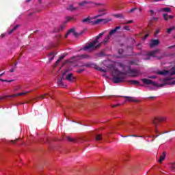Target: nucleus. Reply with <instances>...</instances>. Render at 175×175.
Returning <instances> with one entry per match:
<instances>
[{
  "mask_svg": "<svg viewBox=\"0 0 175 175\" xmlns=\"http://www.w3.org/2000/svg\"><path fill=\"white\" fill-rule=\"evenodd\" d=\"M103 35H105V31L100 33L97 36H96L94 40L85 46L81 50L87 51V50H97V49H100L102 43L99 42V40L102 36H103Z\"/></svg>",
  "mask_w": 175,
  "mask_h": 175,
  "instance_id": "nucleus-1",
  "label": "nucleus"
},
{
  "mask_svg": "<svg viewBox=\"0 0 175 175\" xmlns=\"http://www.w3.org/2000/svg\"><path fill=\"white\" fill-rule=\"evenodd\" d=\"M172 79H173V78H165V79H160V81L163 83L161 84H158L157 83V82L146 78L142 79L141 80L142 83H144V84H146V85H153V87L162 88V87H165V85H167V84H169V81H170V80Z\"/></svg>",
  "mask_w": 175,
  "mask_h": 175,
  "instance_id": "nucleus-2",
  "label": "nucleus"
},
{
  "mask_svg": "<svg viewBox=\"0 0 175 175\" xmlns=\"http://www.w3.org/2000/svg\"><path fill=\"white\" fill-rule=\"evenodd\" d=\"M126 79V73L122 72L118 70H115L113 73V81L115 84L122 83Z\"/></svg>",
  "mask_w": 175,
  "mask_h": 175,
  "instance_id": "nucleus-3",
  "label": "nucleus"
},
{
  "mask_svg": "<svg viewBox=\"0 0 175 175\" xmlns=\"http://www.w3.org/2000/svg\"><path fill=\"white\" fill-rule=\"evenodd\" d=\"M166 121L165 117H156L152 120V124L154 125L156 129L158 128L159 122H165Z\"/></svg>",
  "mask_w": 175,
  "mask_h": 175,
  "instance_id": "nucleus-4",
  "label": "nucleus"
},
{
  "mask_svg": "<svg viewBox=\"0 0 175 175\" xmlns=\"http://www.w3.org/2000/svg\"><path fill=\"white\" fill-rule=\"evenodd\" d=\"M127 73L131 75V77H137V76L140 75V70L135 68L132 69L131 66H129V70Z\"/></svg>",
  "mask_w": 175,
  "mask_h": 175,
  "instance_id": "nucleus-5",
  "label": "nucleus"
},
{
  "mask_svg": "<svg viewBox=\"0 0 175 175\" xmlns=\"http://www.w3.org/2000/svg\"><path fill=\"white\" fill-rule=\"evenodd\" d=\"M72 58L75 61H80V59H91V56L88 54H82L74 56Z\"/></svg>",
  "mask_w": 175,
  "mask_h": 175,
  "instance_id": "nucleus-6",
  "label": "nucleus"
},
{
  "mask_svg": "<svg viewBox=\"0 0 175 175\" xmlns=\"http://www.w3.org/2000/svg\"><path fill=\"white\" fill-rule=\"evenodd\" d=\"M69 72V70L66 69L62 74V76L57 79V84L59 87H65L64 82L62 81L65 79L64 76Z\"/></svg>",
  "mask_w": 175,
  "mask_h": 175,
  "instance_id": "nucleus-7",
  "label": "nucleus"
},
{
  "mask_svg": "<svg viewBox=\"0 0 175 175\" xmlns=\"http://www.w3.org/2000/svg\"><path fill=\"white\" fill-rule=\"evenodd\" d=\"M93 4V5H98V6H100V3H93L92 1H83L82 2H80L78 3V5L79 6H84L85 5H90V4Z\"/></svg>",
  "mask_w": 175,
  "mask_h": 175,
  "instance_id": "nucleus-8",
  "label": "nucleus"
},
{
  "mask_svg": "<svg viewBox=\"0 0 175 175\" xmlns=\"http://www.w3.org/2000/svg\"><path fill=\"white\" fill-rule=\"evenodd\" d=\"M109 21H111V19H110V18L97 19L96 21H95L93 23V25H98V23H102V22H104V24H107V23H109Z\"/></svg>",
  "mask_w": 175,
  "mask_h": 175,
  "instance_id": "nucleus-9",
  "label": "nucleus"
},
{
  "mask_svg": "<svg viewBox=\"0 0 175 175\" xmlns=\"http://www.w3.org/2000/svg\"><path fill=\"white\" fill-rule=\"evenodd\" d=\"M121 29V26H116L114 29H111L109 35V36H113V35H116L118 32V30Z\"/></svg>",
  "mask_w": 175,
  "mask_h": 175,
  "instance_id": "nucleus-10",
  "label": "nucleus"
},
{
  "mask_svg": "<svg viewBox=\"0 0 175 175\" xmlns=\"http://www.w3.org/2000/svg\"><path fill=\"white\" fill-rule=\"evenodd\" d=\"M68 21H65L63 24H62L59 27L55 29V32H61L65 29V27Z\"/></svg>",
  "mask_w": 175,
  "mask_h": 175,
  "instance_id": "nucleus-11",
  "label": "nucleus"
},
{
  "mask_svg": "<svg viewBox=\"0 0 175 175\" xmlns=\"http://www.w3.org/2000/svg\"><path fill=\"white\" fill-rule=\"evenodd\" d=\"M66 80H68V81L73 82L75 80H76V77H73L72 73H69L66 76Z\"/></svg>",
  "mask_w": 175,
  "mask_h": 175,
  "instance_id": "nucleus-12",
  "label": "nucleus"
},
{
  "mask_svg": "<svg viewBox=\"0 0 175 175\" xmlns=\"http://www.w3.org/2000/svg\"><path fill=\"white\" fill-rule=\"evenodd\" d=\"M159 44V40H152L150 43V49L155 47V46H158Z\"/></svg>",
  "mask_w": 175,
  "mask_h": 175,
  "instance_id": "nucleus-13",
  "label": "nucleus"
},
{
  "mask_svg": "<svg viewBox=\"0 0 175 175\" xmlns=\"http://www.w3.org/2000/svg\"><path fill=\"white\" fill-rule=\"evenodd\" d=\"M98 12L100 14L98 15H97L96 16V18L102 17V16H105V14H107V10H106V9H101V10H98Z\"/></svg>",
  "mask_w": 175,
  "mask_h": 175,
  "instance_id": "nucleus-14",
  "label": "nucleus"
},
{
  "mask_svg": "<svg viewBox=\"0 0 175 175\" xmlns=\"http://www.w3.org/2000/svg\"><path fill=\"white\" fill-rule=\"evenodd\" d=\"M27 94H28V92L18 93V94H12V95L5 96V98H14L16 96H21V95H25Z\"/></svg>",
  "mask_w": 175,
  "mask_h": 175,
  "instance_id": "nucleus-15",
  "label": "nucleus"
},
{
  "mask_svg": "<svg viewBox=\"0 0 175 175\" xmlns=\"http://www.w3.org/2000/svg\"><path fill=\"white\" fill-rule=\"evenodd\" d=\"M163 18L165 20V21H168V20H172L174 18V16L173 15H167V14H163Z\"/></svg>",
  "mask_w": 175,
  "mask_h": 175,
  "instance_id": "nucleus-16",
  "label": "nucleus"
},
{
  "mask_svg": "<svg viewBox=\"0 0 175 175\" xmlns=\"http://www.w3.org/2000/svg\"><path fill=\"white\" fill-rule=\"evenodd\" d=\"M66 10L70 12H75V10H79V8L73 6V5H70L66 8Z\"/></svg>",
  "mask_w": 175,
  "mask_h": 175,
  "instance_id": "nucleus-17",
  "label": "nucleus"
},
{
  "mask_svg": "<svg viewBox=\"0 0 175 175\" xmlns=\"http://www.w3.org/2000/svg\"><path fill=\"white\" fill-rule=\"evenodd\" d=\"M111 36L109 35V34H108L105 38H104V40L101 42H100V43H101V44H106L107 43H108L109 42V40H110V38H111Z\"/></svg>",
  "mask_w": 175,
  "mask_h": 175,
  "instance_id": "nucleus-18",
  "label": "nucleus"
},
{
  "mask_svg": "<svg viewBox=\"0 0 175 175\" xmlns=\"http://www.w3.org/2000/svg\"><path fill=\"white\" fill-rule=\"evenodd\" d=\"M47 96H49L50 98H53L51 95H50V93H46L44 95H41L38 97V99H48Z\"/></svg>",
  "mask_w": 175,
  "mask_h": 175,
  "instance_id": "nucleus-19",
  "label": "nucleus"
},
{
  "mask_svg": "<svg viewBox=\"0 0 175 175\" xmlns=\"http://www.w3.org/2000/svg\"><path fill=\"white\" fill-rule=\"evenodd\" d=\"M166 158V152H163V154L160 156V159H159V163H162L163 161H165Z\"/></svg>",
  "mask_w": 175,
  "mask_h": 175,
  "instance_id": "nucleus-20",
  "label": "nucleus"
},
{
  "mask_svg": "<svg viewBox=\"0 0 175 175\" xmlns=\"http://www.w3.org/2000/svg\"><path fill=\"white\" fill-rule=\"evenodd\" d=\"M157 75H160L161 76H167V75H169V71L164 70L163 71H158L157 72Z\"/></svg>",
  "mask_w": 175,
  "mask_h": 175,
  "instance_id": "nucleus-21",
  "label": "nucleus"
},
{
  "mask_svg": "<svg viewBox=\"0 0 175 175\" xmlns=\"http://www.w3.org/2000/svg\"><path fill=\"white\" fill-rule=\"evenodd\" d=\"M159 50H154V51H152L150 52H149L147 55L148 57H155V55L157 54V53H158Z\"/></svg>",
  "mask_w": 175,
  "mask_h": 175,
  "instance_id": "nucleus-22",
  "label": "nucleus"
},
{
  "mask_svg": "<svg viewBox=\"0 0 175 175\" xmlns=\"http://www.w3.org/2000/svg\"><path fill=\"white\" fill-rule=\"evenodd\" d=\"M19 27H20V25H15L12 29H11L10 31H8V35L13 33V32H14V31H17V29H18Z\"/></svg>",
  "mask_w": 175,
  "mask_h": 175,
  "instance_id": "nucleus-23",
  "label": "nucleus"
},
{
  "mask_svg": "<svg viewBox=\"0 0 175 175\" xmlns=\"http://www.w3.org/2000/svg\"><path fill=\"white\" fill-rule=\"evenodd\" d=\"M82 23H88V24H92V25H94V22L91 21V18L88 17L83 20H82Z\"/></svg>",
  "mask_w": 175,
  "mask_h": 175,
  "instance_id": "nucleus-24",
  "label": "nucleus"
},
{
  "mask_svg": "<svg viewBox=\"0 0 175 175\" xmlns=\"http://www.w3.org/2000/svg\"><path fill=\"white\" fill-rule=\"evenodd\" d=\"M56 54H55L54 52H51L49 54V62H51L53 61V59H54V57H55Z\"/></svg>",
  "mask_w": 175,
  "mask_h": 175,
  "instance_id": "nucleus-25",
  "label": "nucleus"
},
{
  "mask_svg": "<svg viewBox=\"0 0 175 175\" xmlns=\"http://www.w3.org/2000/svg\"><path fill=\"white\" fill-rule=\"evenodd\" d=\"M129 83H130V84H133L134 85H140V82L139 81L130 80V81H129Z\"/></svg>",
  "mask_w": 175,
  "mask_h": 175,
  "instance_id": "nucleus-26",
  "label": "nucleus"
},
{
  "mask_svg": "<svg viewBox=\"0 0 175 175\" xmlns=\"http://www.w3.org/2000/svg\"><path fill=\"white\" fill-rule=\"evenodd\" d=\"M122 137H144V136L137 135H129L126 136L122 135Z\"/></svg>",
  "mask_w": 175,
  "mask_h": 175,
  "instance_id": "nucleus-27",
  "label": "nucleus"
},
{
  "mask_svg": "<svg viewBox=\"0 0 175 175\" xmlns=\"http://www.w3.org/2000/svg\"><path fill=\"white\" fill-rule=\"evenodd\" d=\"M161 12H165V13H171L172 8H164L161 9Z\"/></svg>",
  "mask_w": 175,
  "mask_h": 175,
  "instance_id": "nucleus-28",
  "label": "nucleus"
},
{
  "mask_svg": "<svg viewBox=\"0 0 175 175\" xmlns=\"http://www.w3.org/2000/svg\"><path fill=\"white\" fill-rule=\"evenodd\" d=\"M125 99H127L129 102H136V100H135V98L131 97V96H124Z\"/></svg>",
  "mask_w": 175,
  "mask_h": 175,
  "instance_id": "nucleus-29",
  "label": "nucleus"
},
{
  "mask_svg": "<svg viewBox=\"0 0 175 175\" xmlns=\"http://www.w3.org/2000/svg\"><path fill=\"white\" fill-rule=\"evenodd\" d=\"M103 136V135L102 134H96L95 139L96 141L102 140Z\"/></svg>",
  "mask_w": 175,
  "mask_h": 175,
  "instance_id": "nucleus-30",
  "label": "nucleus"
},
{
  "mask_svg": "<svg viewBox=\"0 0 175 175\" xmlns=\"http://www.w3.org/2000/svg\"><path fill=\"white\" fill-rule=\"evenodd\" d=\"M75 28H72L68 30V31L67 32V33L66 34V38H68V35H69L70 33H75Z\"/></svg>",
  "mask_w": 175,
  "mask_h": 175,
  "instance_id": "nucleus-31",
  "label": "nucleus"
},
{
  "mask_svg": "<svg viewBox=\"0 0 175 175\" xmlns=\"http://www.w3.org/2000/svg\"><path fill=\"white\" fill-rule=\"evenodd\" d=\"M83 33V31H81L79 33L74 32L73 35L75 38H79V36H81V34Z\"/></svg>",
  "mask_w": 175,
  "mask_h": 175,
  "instance_id": "nucleus-32",
  "label": "nucleus"
},
{
  "mask_svg": "<svg viewBox=\"0 0 175 175\" xmlns=\"http://www.w3.org/2000/svg\"><path fill=\"white\" fill-rule=\"evenodd\" d=\"M170 167L172 170V172H174L175 170V162L171 163Z\"/></svg>",
  "mask_w": 175,
  "mask_h": 175,
  "instance_id": "nucleus-33",
  "label": "nucleus"
},
{
  "mask_svg": "<svg viewBox=\"0 0 175 175\" xmlns=\"http://www.w3.org/2000/svg\"><path fill=\"white\" fill-rule=\"evenodd\" d=\"M18 140H20V138H17L14 140H10L9 142L11 143V144H16Z\"/></svg>",
  "mask_w": 175,
  "mask_h": 175,
  "instance_id": "nucleus-34",
  "label": "nucleus"
},
{
  "mask_svg": "<svg viewBox=\"0 0 175 175\" xmlns=\"http://www.w3.org/2000/svg\"><path fill=\"white\" fill-rule=\"evenodd\" d=\"M114 16L117 17L118 18H124V14H115Z\"/></svg>",
  "mask_w": 175,
  "mask_h": 175,
  "instance_id": "nucleus-35",
  "label": "nucleus"
},
{
  "mask_svg": "<svg viewBox=\"0 0 175 175\" xmlns=\"http://www.w3.org/2000/svg\"><path fill=\"white\" fill-rule=\"evenodd\" d=\"M174 29H175V27H174V26H173L172 27H170V28L167 29V33H170L172 32V31H173Z\"/></svg>",
  "mask_w": 175,
  "mask_h": 175,
  "instance_id": "nucleus-36",
  "label": "nucleus"
},
{
  "mask_svg": "<svg viewBox=\"0 0 175 175\" xmlns=\"http://www.w3.org/2000/svg\"><path fill=\"white\" fill-rule=\"evenodd\" d=\"M123 29H125V31H131V28L128 25L123 27Z\"/></svg>",
  "mask_w": 175,
  "mask_h": 175,
  "instance_id": "nucleus-37",
  "label": "nucleus"
},
{
  "mask_svg": "<svg viewBox=\"0 0 175 175\" xmlns=\"http://www.w3.org/2000/svg\"><path fill=\"white\" fill-rule=\"evenodd\" d=\"M16 66H17V63L15 64V66H14V67H13V68L10 70V72H11V73H13V72H14V70H16Z\"/></svg>",
  "mask_w": 175,
  "mask_h": 175,
  "instance_id": "nucleus-38",
  "label": "nucleus"
},
{
  "mask_svg": "<svg viewBox=\"0 0 175 175\" xmlns=\"http://www.w3.org/2000/svg\"><path fill=\"white\" fill-rule=\"evenodd\" d=\"M133 23V21L131 20V21H126V22L124 23L123 24H124V25H128V24H132Z\"/></svg>",
  "mask_w": 175,
  "mask_h": 175,
  "instance_id": "nucleus-39",
  "label": "nucleus"
},
{
  "mask_svg": "<svg viewBox=\"0 0 175 175\" xmlns=\"http://www.w3.org/2000/svg\"><path fill=\"white\" fill-rule=\"evenodd\" d=\"M172 72H171V75L173 76L174 75H175V66L174 67L172 68Z\"/></svg>",
  "mask_w": 175,
  "mask_h": 175,
  "instance_id": "nucleus-40",
  "label": "nucleus"
},
{
  "mask_svg": "<svg viewBox=\"0 0 175 175\" xmlns=\"http://www.w3.org/2000/svg\"><path fill=\"white\" fill-rule=\"evenodd\" d=\"M64 58H65V55H62L60 57H59V59H57V62H61V61H62V59H64Z\"/></svg>",
  "mask_w": 175,
  "mask_h": 175,
  "instance_id": "nucleus-41",
  "label": "nucleus"
},
{
  "mask_svg": "<svg viewBox=\"0 0 175 175\" xmlns=\"http://www.w3.org/2000/svg\"><path fill=\"white\" fill-rule=\"evenodd\" d=\"M118 66H120V68H122L123 69H125V66L122 63H118Z\"/></svg>",
  "mask_w": 175,
  "mask_h": 175,
  "instance_id": "nucleus-42",
  "label": "nucleus"
},
{
  "mask_svg": "<svg viewBox=\"0 0 175 175\" xmlns=\"http://www.w3.org/2000/svg\"><path fill=\"white\" fill-rule=\"evenodd\" d=\"M66 139L68 142H75V139L70 137H67Z\"/></svg>",
  "mask_w": 175,
  "mask_h": 175,
  "instance_id": "nucleus-43",
  "label": "nucleus"
},
{
  "mask_svg": "<svg viewBox=\"0 0 175 175\" xmlns=\"http://www.w3.org/2000/svg\"><path fill=\"white\" fill-rule=\"evenodd\" d=\"M83 66H85L86 68H90L91 64L90 63H86L83 65Z\"/></svg>",
  "mask_w": 175,
  "mask_h": 175,
  "instance_id": "nucleus-44",
  "label": "nucleus"
},
{
  "mask_svg": "<svg viewBox=\"0 0 175 175\" xmlns=\"http://www.w3.org/2000/svg\"><path fill=\"white\" fill-rule=\"evenodd\" d=\"M66 18L67 20V21H67V23H68V21H70V20H73V18H72L70 16H66Z\"/></svg>",
  "mask_w": 175,
  "mask_h": 175,
  "instance_id": "nucleus-45",
  "label": "nucleus"
},
{
  "mask_svg": "<svg viewBox=\"0 0 175 175\" xmlns=\"http://www.w3.org/2000/svg\"><path fill=\"white\" fill-rule=\"evenodd\" d=\"M136 9H137V8H134L131 9V10H129V13H132V12H135V10H136Z\"/></svg>",
  "mask_w": 175,
  "mask_h": 175,
  "instance_id": "nucleus-46",
  "label": "nucleus"
},
{
  "mask_svg": "<svg viewBox=\"0 0 175 175\" xmlns=\"http://www.w3.org/2000/svg\"><path fill=\"white\" fill-rule=\"evenodd\" d=\"M130 65H137L136 62H134V60L130 61Z\"/></svg>",
  "mask_w": 175,
  "mask_h": 175,
  "instance_id": "nucleus-47",
  "label": "nucleus"
},
{
  "mask_svg": "<svg viewBox=\"0 0 175 175\" xmlns=\"http://www.w3.org/2000/svg\"><path fill=\"white\" fill-rule=\"evenodd\" d=\"M158 77H157V76H149L148 77V79H157Z\"/></svg>",
  "mask_w": 175,
  "mask_h": 175,
  "instance_id": "nucleus-48",
  "label": "nucleus"
},
{
  "mask_svg": "<svg viewBox=\"0 0 175 175\" xmlns=\"http://www.w3.org/2000/svg\"><path fill=\"white\" fill-rule=\"evenodd\" d=\"M84 72V69H80L77 71V73H83Z\"/></svg>",
  "mask_w": 175,
  "mask_h": 175,
  "instance_id": "nucleus-49",
  "label": "nucleus"
},
{
  "mask_svg": "<svg viewBox=\"0 0 175 175\" xmlns=\"http://www.w3.org/2000/svg\"><path fill=\"white\" fill-rule=\"evenodd\" d=\"M160 31L161 30L159 29H156L155 35H158V33H159Z\"/></svg>",
  "mask_w": 175,
  "mask_h": 175,
  "instance_id": "nucleus-50",
  "label": "nucleus"
},
{
  "mask_svg": "<svg viewBox=\"0 0 175 175\" xmlns=\"http://www.w3.org/2000/svg\"><path fill=\"white\" fill-rule=\"evenodd\" d=\"M118 53H119L120 54H122V53H124V50H122V49H120L118 50Z\"/></svg>",
  "mask_w": 175,
  "mask_h": 175,
  "instance_id": "nucleus-51",
  "label": "nucleus"
},
{
  "mask_svg": "<svg viewBox=\"0 0 175 175\" xmlns=\"http://www.w3.org/2000/svg\"><path fill=\"white\" fill-rule=\"evenodd\" d=\"M98 70H100V72H103L104 73L106 72V70H103L102 68H100Z\"/></svg>",
  "mask_w": 175,
  "mask_h": 175,
  "instance_id": "nucleus-52",
  "label": "nucleus"
},
{
  "mask_svg": "<svg viewBox=\"0 0 175 175\" xmlns=\"http://www.w3.org/2000/svg\"><path fill=\"white\" fill-rule=\"evenodd\" d=\"M98 70H100V72H103L104 73L106 72V70H103L102 68H100Z\"/></svg>",
  "mask_w": 175,
  "mask_h": 175,
  "instance_id": "nucleus-53",
  "label": "nucleus"
},
{
  "mask_svg": "<svg viewBox=\"0 0 175 175\" xmlns=\"http://www.w3.org/2000/svg\"><path fill=\"white\" fill-rule=\"evenodd\" d=\"M98 70H100V72H103L104 73L106 72V70H103L102 68H100Z\"/></svg>",
  "mask_w": 175,
  "mask_h": 175,
  "instance_id": "nucleus-54",
  "label": "nucleus"
},
{
  "mask_svg": "<svg viewBox=\"0 0 175 175\" xmlns=\"http://www.w3.org/2000/svg\"><path fill=\"white\" fill-rule=\"evenodd\" d=\"M118 106H120V104L113 105L111 107H118Z\"/></svg>",
  "mask_w": 175,
  "mask_h": 175,
  "instance_id": "nucleus-55",
  "label": "nucleus"
},
{
  "mask_svg": "<svg viewBox=\"0 0 175 175\" xmlns=\"http://www.w3.org/2000/svg\"><path fill=\"white\" fill-rule=\"evenodd\" d=\"M3 81H5L6 83H12V81H13L12 80L8 81L6 79H4Z\"/></svg>",
  "mask_w": 175,
  "mask_h": 175,
  "instance_id": "nucleus-56",
  "label": "nucleus"
},
{
  "mask_svg": "<svg viewBox=\"0 0 175 175\" xmlns=\"http://www.w3.org/2000/svg\"><path fill=\"white\" fill-rule=\"evenodd\" d=\"M152 20H154V21H158L159 18L157 17H153Z\"/></svg>",
  "mask_w": 175,
  "mask_h": 175,
  "instance_id": "nucleus-57",
  "label": "nucleus"
},
{
  "mask_svg": "<svg viewBox=\"0 0 175 175\" xmlns=\"http://www.w3.org/2000/svg\"><path fill=\"white\" fill-rule=\"evenodd\" d=\"M174 47H175V44H174V45L170 46L168 47V49H174Z\"/></svg>",
  "mask_w": 175,
  "mask_h": 175,
  "instance_id": "nucleus-58",
  "label": "nucleus"
},
{
  "mask_svg": "<svg viewBox=\"0 0 175 175\" xmlns=\"http://www.w3.org/2000/svg\"><path fill=\"white\" fill-rule=\"evenodd\" d=\"M6 36V33H2L1 34V38L3 39V38Z\"/></svg>",
  "mask_w": 175,
  "mask_h": 175,
  "instance_id": "nucleus-59",
  "label": "nucleus"
},
{
  "mask_svg": "<svg viewBox=\"0 0 175 175\" xmlns=\"http://www.w3.org/2000/svg\"><path fill=\"white\" fill-rule=\"evenodd\" d=\"M60 62H58V60H57V62L55 64V66H57L58 64H59Z\"/></svg>",
  "mask_w": 175,
  "mask_h": 175,
  "instance_id": "nucleus-60",
  "label": "nucleus"
},
{
  "mask_svg": "<svg viewBox=\"0 0 175 175\" xmlns=\"http://www.w3.org/2000/svg\"><path fill=\"white\" fill-rule=\"evenodd\" d=\"M150 13H151L152 14H154V10H150Z\"/></svg>",
  "mask_w": 175,
  "mask_h": 175,
  "instance_id": "nucleus-61",
  "label": "nucleus"
},
{
  "mask_svg": "<svg viewBox=\"0 0 175 175\" xmlns=\"http://www.w3.org/2000/svg\"><path fill=\"white\" fill-rule=\"evenodd\" d=\"M145 39H147V38H148V34H146V35H145Z\"/></svg>",
  "mask_w": 175,
  "mask_h": 175,
  "instance_id": "nucleus-62",
  "label": "nucleus"
},
{
  "mask_svg": "<svg viewBox=\"0 0 175 175\" xmlns=\"http://www.w3.org/2000/svg\"><path fill=\"white\" fill-rule=\"evenodd\" d=\"M139 46H142V44L139 43V44H137V47H139Z\"/></svg>",
  "mask_w": 175,
  "mask_h": 175,
  "instance_id": "nucleus-63",
  "label": "nucleus"
},
{
  "mask_svg": "<svg viewBox=\"0 0 175 175\" xmlns=\"http://www.w3.org/2000/svg\"><path fill=\"white\" fill-rule=\"evenodd\" d=\"M172 84H175V80L172 81Z\"/></svg>",
  "mask_w": 175,
  "mask_h": 175,
  "instance_id": "nucleus-64",
  "label": "nucleus"
}]
</instances>
